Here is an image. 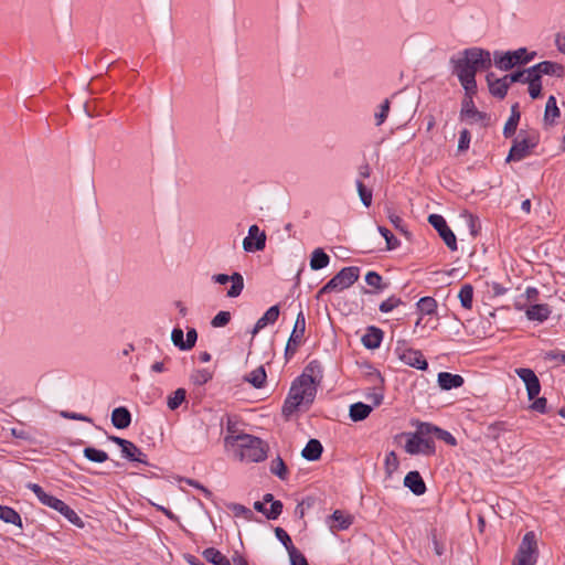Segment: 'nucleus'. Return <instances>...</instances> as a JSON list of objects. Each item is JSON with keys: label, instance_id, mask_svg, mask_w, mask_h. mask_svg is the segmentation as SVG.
<instances>
[{"label": "nucleus", "instance_id": "obj_1", "mask_svg": "<svg viewBox=\"0 0 565 565\" xmlns=\"http://www.w3.org/2000/svg\"><path fill=\"white\" fill-rule=\"evenodd\" d=\"M306 370H308V367ZM316 394V381L311 374H308L307 371H305L291 384L289 394L285 399L281 409L284 417L289 419L291 415L301 407L307 409L313 403Z\"/></svg>", "mask_w": 565, "mask_h": 565}, {"label": "nucleus", "instance_id": "obj_2", "mask_svg": "<svg viewBox=\"0 0 565 565\" xmlns=\"http://www.w3.org/2000/svg\"><path fill=\"white\" fill-rule=\"evenodd\" d=\"M225 445L236 446V456L242 461L259 462L266 458V447L260 438L248 435H226Z\"/></svg>", "mask_w": 565, "mask_h": 565}, {"label": "nucleus", "instance_id": "obj_3", "mask_svg": "<svg viewBox=\"0 0 565 565\" xmlns=\"http://www.w3.org/2000/svg\"><path fill=\"white\" fill-rule=\"evenodd\" d=\"M360 277V268L350 266L342 268L335 274L320 290L319 295L329 294L332 291H342L351 287Z\"/></svg>", "mask_w": 565, "mask_h": 565}, {"label": "nucleus", "instance_id": "obj_4", "mask_svg": "<svg viewBox=\"0 0 565 565\" xmlns=\"http://www.w3.org/2000/svg\"><path fill=\"white\" fill-rule=\"evenodd\" d=\"M535 56V52L529 53L525 47L515 51H508L505 53L494 52V65L502 70L509 71L516 65H522L531 62Z\"/></svg>", "mask_w": 565, "mask_h": 565}, {"label": "nucleus", "instance_id": "obj_5", "mask_svg": "<svg viewBox=\"0 0 565 565\" xmlns=\"http://www.w3.org/2000/svg\"><path fill=\"white\" fill-rule=\"evenodd\" d=\"M539 556L537 541L534 532L524 534L512 565H535Z\"/></svg>", "mask_w": 565, "mask_h": 565}, {"label": "nucleus", "instance_id": "obj_6", "mask_svg": "<svg viewBox=\"0 0 565 565\" xmlns=\"http://www.w3.org/2000/svg\"><path fill=\"white\" fill-rule=\"evenodd\" d=\"M539 143V135L530 132L523 135L521 131L518 138L513 141L507 161H520L527 157L533 148Z\"/></svg>", "mask_w": 565, "mask_h": 565}, {"label": "nucleus", "instance_id": "obj_7", "mask_svg": "<svg viewBox=\"0 0 565 565\" xmlns=\"http://www.w3.org/2000/svg\"><path fill=\"white\" fill-rule=\"evenodd\" d=\"M305 331H306V318H305L303 312L300 310L297 315L294 330L290 334V338H289L286 349H285V358L287 361L290 360L297 352L299 345L302 342Z\"/></svg>", "mask_w": 565, "mask_h": 565}, {"label": "nucleus", "instance_id": "obj_8", "mask_svg": "<svg viewBox=\"0 0 565 565\" xmlns=\"http://www.w3.org/2000/svg\"><path fill=\"white\" fill-rule=\"evenodd\" d=\"M429 224L438 232L445 244L450 250H457V239L454 232L447 225L444 216L439 214H430L428 216Z\"/></svg>", "mask_w": 565, "mask_h": 565}, {"label": "nucleus", "instance_id": "obj_9", "mask_svg": "<svg viewBox=\"0 0 565 565\" xmlns=\"http://www.w3.org/2000/svg\"><path fill=\"white\" fill-rule=\"evenodd\" d=\"M396 353L398 359L408 366L423 371L428 367V363L419 350L405 347H397Z\"/></svg>", "mask_w": 565, "mask_h": 565}, {"label": "nucleus", "instance_id": "obj_10", "mask_svg": "<svg viewBox=\"0 0 565 565\" xmlns=\"http://www.w3.org/2000/svg\"><path fill=\"white\" fill-rule=\"evenodd\" d=\"M405 450L411 455L424 454L429 456L435 454V443L431 438H424L414 434L406 441Z\"/></svg>", "mask_w": 565, "mask_h": 565}, {"label": "nucleus", "instance_id": "obj_11", "mask_svg": "<svg viewBox=\"0 0 565 565\" xmlns=\"http://www.w3.org/2000/svg\"><path fill=\"white\" fill-rule=\"evenodd\" d=\"M108 438L121 448L124 457L130 461L147 463L146 454H143L132 441L117 436H109Z\"/></svg>", "mask_w": 565, "mask_h": 565}, {"label": "nucleus", "instance_id": "obj_12", "mask_svg": "<svg viewBox=\"0 0 565 565\" xmlns=\"http://www.w3.org/2000/svg\"><path fill=\"white\" fill-rule=\"evenodd\" d=\"M463 53L468 58L470 66L473 67L475 73L479 70H488L492 64L490 52L486 50L472 47L465 50Z\"/></svg>", "mask_w": 565, "mask_h": 565}, {"label": "nucleus", "instance_id": "obj_13", "mask_svg": "<svg viewBox=\"0 0 565 565\" xmlns=\"http://www.w3.org/2000/svg\"><path fill=\"white\" fill-rule=\"evenodd\" d=\"M212 280L220 285H225L231 281L232 286L227 290V297L230 298L238 297L244 288V278L239 273H234L231 276L226 274H215L212 276Z\"/></svg>", "mask_w": 565, "mask_h": 565}, {"label": "nucleus", "instance_id": "obj_14", "mask_svg": "<svg viewBox=\"0 0 565 565\" xmlns=\"http://www.w3.org/2000/svg\"><path fill=\"white\" fill-rule=\"evenodd\" d=\"M515 373L524 382L529 399L532 401L539 396L541 392V384L534 371L526 367H519L515 370Z\"/></svg>", "mask_w": 565, "mask_h": 565}, {"label": "nucleus", "instance_id": "obj_15", "mask_svg": "<svg viewBox=\"0 0 565 565\" xmlns=\"http://www.w3.org/2000/svg\"><path fill=\"white\" fill-rule=\"evenodd\" d=\"M529 72L533 75H537L540 79L543 75H552L562 78L565 75V67L556 62L543 61L530 67Z\"/></svg>", "mask_w": 565, "mask_h": 565}, {"label": "nucleus", "instance_id": "obj_16", "mask_svg": "<svg viewBox=\"0 0 565 565\" xmlns=\"http://www.w3.org/2000/svg\"><path fill=\"white\" fill-rule=\"evenodd\" d=\"M265 243V233L257 225H252L248 230V236L243 242V247L246 252L263 250Z\"/></svg>", "mask_w": 565, "mask_h": 565}, {"label": "nucleus", "instance_id": "obj_17", "mask_svg": "<svg viewBox=\"0 0 565 565\" xmlns=\"http://www.w3.org/2000/svg\"><path fill=\"white\" fill-rule=\"evenodd\" d=\"M461 119H470L472 121H481L487 125L490 120V117L487 113L480 111L476 108L473 100L462 99L461 110H460Z\"/></svg>", "mask_w": 565, "mask_h": 565}, {"label": "nucleus", "instance_id": "obj_18", "mask_svg": "<svg viewBox=\"0 0 565 565\" xmlns=\"http://www.w3.org/2000/svg\"><path fill=\"white\" fill-rule=\"evenodd\" d=\"M452 62L455 64L454 73L458 76L459 82L468 81L471 78L476 79L475 70L472 66H470L465 53H462V56L458 60H452Z\"/></svg>", "mask_w": 565, "mask_h": 565}, {"label": "nucleus", "instance_id": "obj_19", "mask_svg": "<svg viewBox=\"0 0 565 565\" xmlns=\"http://www.w3.org/2000/svg\"><path fill=\"white\" fill-rule=\"evenodd\" d=\"M404 486L416 495H422L426 492V484L418 471H409L404 478Z\"/></svg>", "mask_w": 565, "mask_h": 565}, {"label": "nucleus", "instance_id": "obj_20", "mask_svg": "<svg viewBox=\"0 0 565 565\" xmlns=\"http://www.w3.org/2000/svg\"><path fill=\"white\" fill-rule=\"evenodd\" d=\"M279 317V307H270L263 317H260L252 330L253 337L256 335L262 329L269 323H275Z\"/></svg>", "mask_w": 565, "mask_h": 565}, {"label": "nucleus", "instance_id": "obj_21", "mask_svg": "<svg viewBox=\"0 0 565 565\" xmlns=\"http://www.w3.org/2000/svg\"><path fill=\"white\" fill-rule=\"evenodd\" d=\"M111 423L118 429L129 427L131 423L130 412L124 406L115 408L111 413Z\"/></svg>", "mask_w": 565, "mask_h": 565}, {"label": "nucleus", "instance_id": "obj_22", "mask_svg": "<svg viewBox=\"0 0 565 565\" xmlns=\"http://www.w3.org/2000/svg\"><path fill=\"white\" fill-rule=\"evenodd\" d=\"M463 377L459 374H451L448 372H440L438 374V384L443 390H451L462 386Z\"/></svg>", "mask_w": 565, "mask_h": 565}, {"label": "nucleus", "instance_id": "obj_23", "mask_svg": "<svg viewBox=\"0 0 565 565\" xmlns=\"http://www.w3.org/2000/svg\"><path fill=\"white\" fill-rule=\"evenodd\" d=\"M383 340V331L376 327H370L362 338V343L367 349H377Z\"/></svg>", "mask_w": 565, "mask_h": 565}, {"label": "nucleus", "instance_id": "obj_24", "mask_svg": "<svg viewBox=\"0 0 565 565\" xmlns=\"http://www.w3.org/2000/svg\"><path fill=\"white\" fill-rule=\"evenodd\" d=\"M323 451V447L318 439H310L302 449V457L309 461L318 460Z\"/></svg>", "mask_w": 565, "mask_h": 565}, {"label": "nucleus", "instance_id": "obj_25", "mask_svg": "<svg viewBox=\"0 0 565 565\" xmlns=\"http://www.w3.org/2000/svg\"><path fill=\"white\" fill-rule=\"evenodd\" d=\"M550 313L551 311L546 303L532 305L525 311V315L529 320H535L540 322L545 321L548 318Z\"/></svg>", "mask_w": 565, "mask_h": 565}, {"label": "nucleus", "instance_id": "obj_26", "mask_svg": "<svg viewBox=\"0 0 565 565\" xmlns=\"http://www.w3.org/2000/svg\"><path fill=\"white\" fill-rule=\"evenodd\" d=\"M486 78L490 94L494 97L503 99L507 96L508 90L502 81H500V78H495L493 73H489Z\"/></svg>", "mask_w": 565, "mask_h": 565}, {"label": "nucleus", "instance_id": "obj_27", "mask_svg": "<svg viewBox=\"0 0 565 565\" xmlns=\"http://www.w3.org/2000/svg\"><path fill=\"white\" fill-rule=\"evenodd\" d=\"M520 116L521 115L519 111V105L514 104L511 107V116L508 119V121L505 122L504 128H503V135L505 138H510L515 134L518 124L520 121Z\"/></svg>", "mask_w": 565, "mask_h": 565}, {"label": "nucleus", "instance_id": "obj_28", "mask_svg": "<svg viewBox=\"0 0 565 565\" xmlns=\"http://www.w3.org/2000/svg\"><path fill=\"white\" fill-rule=\"evenodd\" d=\"M202 555L206 562L213 565H233L225 555L214 547L205 548Z\"/></svg>", "mask_w": 565, "mask_h": 565}, {"label": "nucleus", "instance_id": "obj_29", "mask_svg": "<svg viewBox=\"0 0 565 565\" xmlns=\"http://www.w3.org/2000/svg\"><path fill=\"white\" fill-rule=\"evenodd\" d=\"M330 263L329 255L322 248H316L310 258V268L319 270L327 267Z\"/></svg>", "mask_w": 565, "mask_h": 565}, {"label": "nucleus", "instance_id": "obj_30", "mask_svg": "<svg viewBox=\"0 0 565 565\" xmlns=\"http://www.w3.org/2000/svg\"><path fill=\"white\" fill-rule=\"evenodd\" d=\"M0 520L6 523L14 524L22 529V519L20 514L12 508L0 504Z\"/></svg>", "mask_w": 565, "mask_h": 565}, {"label": "nucleus", "instance_id": "obj_31", "mask_svg": "<svg viewBox=\"0 0 565 565\" xmlns=\"http://www.w3.org/2000/svg\"><path fill=\"white\" fill-rule=\"evenodd\" d=\"M372 412V407L364 403H355L350 407V417L353 422H360L365 419L370 413Z\"/></svg>", "mask_w": 565, "mask_h": 565}, {"label": "nucleus", "instance_id": "obj_32", "mask_svg": "<svg viewBox=\"0 0 565 565\" xmlns=\"http://www.w3.org/2000/svg\"><path fill=\"white\" fill-rule=\"evenodd\" d=\"M267 375L263 365L253 370L245 380L256 388H262L265 385Z\"/></svg>", "mask_w": 565, "mask_h": 565}, {"label": "nucleus", "instance_id": "obj_33", "mask_svg": "<svg viewBox=\"0 0 565 565\" xmlns=\"http://www.w3.org/2000/svg\"><path fill=\"white\" fill-rule=\"evenodd\" d=\"M524 83L529 84V94L535 99L539 98L542 94V83L537 75H533L529 72V76L524 78Z\"/></svg>", "mask_w": 565, "mask_h": 565}, {"label": "nucleus", "instance_id": "obj_34", "mask_svg": "<svg viewBox=\"0 0 565 565\" xmlns=\"http://www.w3.org/2000/svg\"><path fill=\"white\" fill-rule=\"evenodd\" d=\"M557 117H559V109L556 104V98L554 96H550L545 107L544 120L552 125Z\"/></svg>", "mask_w": 565, "mask_h": 565}, {"label": "nucleus", "instance_id": "obj_35", "mask_svg": "<svg viewBox=\"0 0 565 565\" xmlns=\"http://www.w3.org/2000/svg\"><path fill=\"white\" fill-rule=\"evenodd\" d=\"M370 376L373 379L374 387L373 392L367 394V399L371 401L375 406H377L383 401V393L376 391V385L382 384L383 379L381 377V374L379 372L371 373Z\"/></svg>", "mask_w": 565, "mask_h": 565}, {"label": "nucleus", "instance_id": "obj_36", "mask_svg": "<svg viewBox=\"0 0 565 565\" xmlns=\"http://www.w3.org/2000/svg\"><path fill=\"white\" fill-rule=\"evenodd\" d=\"M332 520L338 524L334 526L337 530H347L353 523V516L350 514L343 513L341 510H335L332 515Z\"/></svg>", "mask_w": 565, "mask_h": 565}, {"label": "nucleus", "instance_id": "obj_37", "mask_svg": "<svg viewBox=\"0 0 565 565\" xmlns=\"http://www.w3.org/2000/svg\"><path fill=\"white\" fill-rule=\"evenodd\" d=\"M85 458L93 462H105L108 460V454L94 447H86L83 450Z\"/></svg>", "mask_w": 565, "mask_h": 565}, {"label": "nucleus", "instance_id": "obj_38", "mask_svg": "<svg viewBox=\"0 0 565 565\" xmlns=\"http://www.w3.org/2000/svg\"><path fill=\"white\" fill-rule=\"evenodd\" d=\"M365 281L370 287H373L376 291H382L387 288V284L383 281V278L376 271H367L365 275Z\"/></svg>", "mask_w": 565, "mask_h": 565}, {"label": "nucleus", "instance_id": "obj_39", "mask_svg": "<svg viewBox=\"0 0 565 565\" xmlns=\"http://www.w3.org/2000/svg\"><path fill=\"white\" fill-rule=\"evenodd\" d=\"M270 472L275 476H277L281 480H286L288 477V468L285 463V461L277 457L274 459L270 463Z\"/></svg>", "mask_w": 565, "mask_h": 565}, {"label": "nucleus", "instance_id": "obj_40", "mask_svg": "<svg viewBox=\"0 0 565 565\" xmlns=\"http://www.w3.org/2000/svg\"><path fill=\"white\" fill-rule=\"evenodd\" d=\"M460 303L465 309H471L473 299V288L471 285H463L458 295Z\"/></svg>", "mask_w": 565, "mask_h": 565}, {"label": "nucleus", "instance_id": "obj_41", "mask_svg": "<svg viewBox=\"0 0 565 565\" xmlns=\"http://www.w3.org/2000/svg\"><path fill=\"white\" fill-rule=\"evenodd\" d=\"M417 307L423 315H434L437 309V301L433 297H423L417 302Z\"/></svg>", "mask_w": 565, "mask_h": 565}, {"label": "nucleus", "instance_id": "obj_42", "mask_svg": "<svg viewBox=\"0 0 565 565\" xmlns=\"http://www.w3.org/2000/svg\"><path fill=\"white\" fill-rule=\"evenodd\" d=\"M185 396L186 391L184 388H178L168 397V407L171 411H175L185 401Z\"/></svg>", "mask_w": 565, "mask_h": 565}, {"label": "nucleus", "instance_id": "obj_43", "mask_svg": "<svg viewBox=\"0 0 565 565\" xmlns=\"http://www.w3.org/2000/svg\"><path fill=\"white\" fill-rule=\"evenodd\" d=\"M399 466L398 457L395 451H390L385 458V472L387 476H392Z\"/></svg>", "mask_w": 565, "mask_h": 565}, {"label": "nucleus", "instance_id": "obj_44", "mask_svg": "<svg viewBox=\"0 0 565 565\" xmlns=\"http://www.w3.org/2000/svg\"><path fill=\"white\" fill-rule=\"evenodd\" d=\"M61 514H63L71 523L82 527L84 524H83V521L82 519L78 516V514L71 508L68 507L66 503H64V505L62 507L61 511H60Z\"/></svg>", "mask_w": 565, "mask_h": 565}, {"label": "nucleus", "instance_id": "obj_45", "mask_svg": "<svg viewBox=\"0 0 565 565\" xmlns=\"http://www.w3.org/2000/svg\"><path fill=\"white\" fill-rule=\"evenodd\" d=\"M379 232L385 238L386 248L388 250L395 249L399 245V241L393 235V233L388 228L384 226H379Z\"/></svg>", "mask_w": 565, "mask_h": 565}, {"label": "nucleus", "instance_id": "obj_46", "mask_svg": "<svg viewBox=\"0 0 565 565\" xmlns=\"http://www.w3.org/2000/svg\"><path fill=\"white\" fill-rule=\"evenodd\" d=\"M356 188L362 203L369 207L372 203V191L361 180L356 181Z\"/></svg>", "mask_w": 565, "mask_h": 565}, {"label": "nucleus", "instance_id": "obj_47", "mask_svg": "<svg viewBox=\"0 0 565 565\" xmlns=\"http://www.w3.org/2000/svg\"><path fill=\"white\" fill-rule=\"evenodd\" d=\"M191 379L195 385H203L212 379V373L206 369L196 370L192 374Z\"/></svg>", "mask_w": 565, "mask_h": 565}, {"label": "nucleus", "instance_id": "obj_48", "mask_svg": "<svg viewBox=\"0 0 565 565\" xmlns=\"http://www.w3.org/2000/svg\"><path fill=\"white\" fill-rule=\"evenodd\" d=\"M231 511L235 516H243L246 520H250L254 515L253 511L239 503H233L230 505Z\"/></svg>", "mask_w": 565, "mask_h": 565}, {"label": "nucleus", "instance_id": "obj_49", "mask_svg": "<svg viewBox=\"0 0 565 565\" xmlns=\"http://www.w3.org/2000/svg\"><path fill=\"white\" fill-rule=\"evenodd\" d=\"M503 430H505V423L495 422L487 427V436L492 439H498Z\"/></svg>", "mask_w": 565, "mask_h": 565}, {"label": "nucleus", "instance_id": "obj_50", "mask_svg": "<svg viewBox=\"0 0 565 565\" xmlns=\"http://www.w3.org/2000/svg\"><path fill=\"white\" fill-rule=\"evenodd\" d=\"M276 537L284 544V546L287 548L288 554L292 548H296L291 542V539L289 534L281 527L275 529Z\"/></svg>", "mask_w": 565, "mask_h": 565}, {"label": "nucleus", "instance_id": "obj_51", "mask_svg": "<svg viewBox=\"0 0 565 565\" xmlns=\"http://www.w3.org/2000/svg\"><path fill=\"white\" fill-rule=\"evenodd\" d=\"M460 84L462 85V87L465 89V97H463V99L471 98V100H473V96L477 94V82H476V79L471 78V79H468V81H461Z\"/></svg>", "mask_w": 565, "mask_h": 565}, {"label": "nucleus", "instance_id": "obj_52", "mask_svg": "<svg viewBox=\"0 0 565 565\" xmlns=\"http://www.w3.org/2000/svg\"><path fill=\"white\" fill-rule=\"evenodd\" d=\"M402 303H403V301L399 298L392 296V297L387 298L386 300H384L383 302H381L380 311L390 312L393 309L401 306Z\"/></svg>", "mask_w": 565, "mask_h": 565}, {"label": "nucleus", "instance_id": "obj_53", "mask_svg": "<svg viewBox=\"0 0 565 565\" xmlns=\"http://www.w3.org/2000/svg\"><path fill=\"white\" fill-rule=\"evenodd\" d=\"M438 428L439 427L431 425L429 423H422L418 426L417 431L415 434L424 438H429L430 435H436V430H438Z\"/></svg>", "mask_w": 565, "mask_h": 565}, {"label": "nucleus", "instance_id": "obj_54", "mask_svg": "<svg viewBox=\"0 0 565 565\" xmlns=\"http://www.w3.org/2000/svg\"><path fill=\"white\" fill-rule=\"evenodd\" d=\"M231 320V313L228 311H220L211 321L214 328L225 327Z\"/></svg>", "mask_w": 565, "mask_h": 565}, {"label": "nucleus", "instance_id": "obj_55", "mask_svg": "<svg viewBox=\"0 0 565 565\" xmlns=\"http://www.w3.org/2000/svg\"><path fill=\"white\" fill-rule=\"evenodd\" d=\"M183 331L180 328H174L171 333V340L175 347H178L180 350H186L185 349V340H183Z\"/></svg>", "mask_w": 565, "mask_h": 565}, {"label": "nucleus", "instance_id": "obj_56", "mask_svg": "<svg viewBox=\"0 0 565 565\" xmlns=\"http://www.w3.org/2000/svg\"><path fill=\"white\" fill-rule=\"evenodd\" d=\"M470 132L467 129L460 131L459 141H458V150L460 152L467 151L470 145Z\"/></svg>", "mask_w": 565, "mask_h": 565}, {"label": "nucleus", "instance_id": "obj_57", "mask_svg": "<svg viewBox=\"0 0 565 565\" xmlns=\"http://www.w3.org/2000/svg\"><path fill=\"white\" fill-rule=\"evenodd\" d=\"M388 111H390V100L385 99L380 107V111L375 115L377 126H381L385 121V119L387 118Z\"/></svg>", "mask_w": 565, "mask_h": 565}, {"label": "nucleus", "instance_id": "obj_58", "mask_svg": "<svg viewBox=\"0 0 565 565\" xmlns=\"http://www.w3.org/2000/svg\"><path fill=\"white\" fill-rule=\"evenodd\" d=\"M42 503L60 512L65 502L51 494H46Z\"/></svg>", "mask_w": 565, "mask_h": 565}, {"label": "nucleus", "instance_id": "obj_59", "mask_svg": "<svg viewBox=\"0 0 565 565\" xmlns=\"http://www.w3.org/2000/svg\"><path fill=\"white\" fill-rule=\"evenodd\" d=\"M282 512V503L280 501H273L266 516L269 520H276Z\"/></svg>", "mask_w": 565, "mask_h": 565}, {"label": "nucleus", "instance_id": "obj_60", "mask_svg": "<svg viewBox=\"0 0 565 565\" xmlns=\"http://www.w3.org/2000/svg\"><path fill=\"white\" fill-rule=\"evenodd\" d=\"M289 557L291 565H309L306 557L297 548L290 551Z\"/></svg>", "mask_w": 565, "mask_h": 565}, {"label": "nucleus", "instance_id": "obj_61", "mask_svg": "<svg viewBox=\"0 0 565 565\" xmlns=\"http://www.w3.org/2000/svg\"><path fill=\"white\" fill-rule=\"evenodd\" d=\"M435 436L450 446H456L457 444L456 438L449 431L444 430L441 428H438V430H436Z\"/></svg>", "mask_w": 565, "mask_h": 565}, {"label": "nucleus", "instance_id": "obj_62", "mask_svg": "<svg viewBox=\"0 0 565 565\" xmlns=\"http://www.w3.org/2000/svg\"><path fill=\"white\" fill-rule=\"evenodd\" d=\"M531 408L541 414H545L547 412V401L545 397H535L534 402L531 405Z\"/></svg>", "mask_w": 565, "mask_h": 565}, {"label": "nucleus", "instance_id": "obj_63", "mask_svg": "<svg viewBox=\"0 0 565 565\" xmlns=\"http://www.w3.org/2000/svg\"><path fill=\"white\" fill-rule=\"evenodd\" d=\"M60 414L63 418H66V419H74V420L92 423V419L88 416H85L83 414L67 412V411H62Z\"/></svg>", "mask_w": 565, "mask_h": 565}, {"label": "nucleus", "instance_id": "obj_64", "mask_svg": "<svg viewBox=\"0 0 565 565\" xmlns=\"http://www.w3.org/2000/svg\"><path fill=\"white\" fill-rule=\"evenodd\" d=\"M198 333L194 328H191L186 332L185 349L190 350L195 345Z\"/></svg>", "mask_w": 565, "mask_h": 565}]
</instances>
